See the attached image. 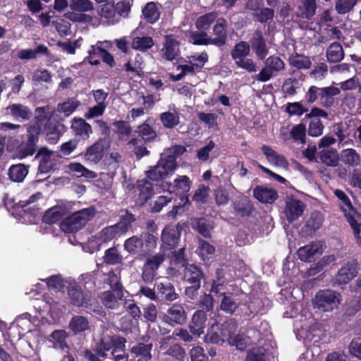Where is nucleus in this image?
<instances>
[{"instance_id":"603ef678","label":"nucleus","mask_w":361,"mask_h":361,"mask_svg":"<svg viewBox=\"0 0 361 361\" xmlns=\"http://www.w3.org/2000/svg\"><path fill=\"white\" fill-rule=\"evenodd\" d=\"M104 262L109 264H117L121 263L123 257L116 247H111L105 251L103 257Z\"/></svg>"},{"instance_id":"c03bdc74","label":"nucleus","mask_w":361,"mask_h":361,"mask_svg":"<svg viewBox=\"0 0 361 361\" xmlns=\"http://www.w3.org/2000/svg\"><path fill=\"white\" fill-rule=\"evenodd\" d=\"M64 211L60 207H54L48 209L43 216V221L52 224L59 221L63 216Z\"/></svg>"},{"instance_id":"a211bd4d","label":"nucleus","mask_w":361,"mask_h":361,"mask_svg":"<svg viewBox=\"0 0 361 361\" xmlns=\"http://www.w3.org/2000/svg\"><path fill=\"white\" fill-rule=\"evenodd\" d=\"M135 192L138 196V203L144 204L154 195L152 185L146 179L140 180L137 183Z\"/></svg>"},{"instance_id":"7ed1b4c3","label":"nucleus","mask_w":361,"mask_h":361,"mask_svg":"<svg viewBox=\"0 0 361 361\" xmlns=\"http://www.w3.org/2000/svg\"><path fill=\"white\" fill-rule=\"evenodd\" d=\"M96 214L94 207H88L74 212L66 217L61 224V229L66 233L76 231L86 225Z\"/></svg>"},{"instance_id":"338daca9","label":"nucleus","mask_w":361,"mask_h":361,"mask_svg":"<svg viewBox=\"0 0 361 361\" xmlns=\"http://www.w3.org/2000/svg\"><path fill=\"white\" fill-rule=\"evenodd\" d=\"M324 125L319 118H312L308 128V134L312 137H318L323 133Z\"/></svg>"},{"instance_id":"13d9d810","label":"nucleus","mask_w":361,"mask_h":361,"mask_svg":"<svg viewBox=\"0 0 361 361\" xmlns=\"http://www.w3.org/2000/svg\"><path fill=\"white\" fill-rule=\"evenodd\" d=\"M32 80L51 84L52 82V75L48 70L39 68L35 71L32 75Z\"/></svg>"},{"instance_id":"5701e85b","label":"nucleus","mask_w":361,"mask_h":361,"mask_svg":"<svg viewBox=\"0 0 361 361\" xmlns=\"http://www.w3.org/2000/svg\"><path fill=\"white\" fill-rule=\"evenodd\" d=\"M8 114L17 121H27L32 116L31 110L21 104H13L6 108Z\"/></svg>"},{"instance_id":"5fc2aeb1","label":"nucleus","mask_w":361,"mask_h":361,"mask_svg":"<svg viewBox=\"0 0 361 361\" xmlns=\"http://www.w3.org/2000/svg\"><path fill=\"white\" fill-rule=\"evenodd\" d=\"M152 344L139 343L131 348V353L136 357H141V358L151 359V350Z\"/></svg>"},{"instance_id":"58836bf2","label":"nucleus","mask_w":361,"mask_h":361,"mask_svg":"<svg viewBox=\"0 0 361 361\" xmlns=\"http://www.w3.org/2000/svg\"><path fill=\"white\" fill-rule=\"evenodd\" d=\"M69 328L75 334H80L89 329V321L83 316H74L69 323Z\"/></svg>"},{"instance_id":"2eb2a0df","label":"nucleus","mask_w":361,"mask_h":361,"mask_svg":"<svg viewBox=\"0 0 361 361\" xmlns=\"http://www.w3.org/2000/svg\"><path fill=\"white\" fill-rule=\"evenodd\" d=\"M99 298L106 308L116 310L120 306V300L123 298V290H106L102 293Z\"/></svg>"},{"instance_id":"c756f323","label":"nucleus","mask_w":361,"mask_h":361,"mask_svg":"<svg viewBox=\"0 0 361 361\" xmlns=\"http://www.w3.org/2000/svg\"><path fill=\"white\" fill-rule=\"evenodd\" d=\"M160 121L165 128L171 129L180 123V114L173 107V111L163 112L159 116Z\"/></svg>"},{"instance_id":"2f4dec72","label":"nucleus","mask_w":361,"mask_h":361,"mask_svg":"<svg viewBox=\"0 0 361 361\" xmlns=\"http://www.w3.org/2000/svg\"><path fill=\"white\" fill-rule=\"evenodd\" d=\"M317 8L316 0H301L298 9V16L310 19L315 14Z\"/></svg>"},{"instance_id":"f3484780","label":"nucleus","mask_w":361,"mask_h":361,"mask_svg":"<svg viewBox=\"0 0 361 361\" xmlns=\"http://www.w3.org/2000/svg\"><path fill=\"white\" fill-rule=\"evenodd\" d=\"M71 128L76 137L82 140L88 139L92 133V126L82 118H73Z\"/></svg>"},{"instance_id":"cd10ccee","label":"nucleus","mask_w":361,"mask_h":361,"mask_svg":"<svg viewBox=\"0 0 361 361\" xmlns=\"http://www.w3.org/2000/svg\"><path fill=\"white\" fill-rule=\"evenodd\" d=\"M321 104L324 107H331L335 103L334 97L340 94L341 89L334 86L321 88Z\"/></svg>"},{"instance_id":"f257e3e1","label":"nucleus","mask_w":361,"mask_h":361,"mask_svg":"<svg viewBox=\"0 0 361 361\" xmlns=\"http://www.w3.org/2000/svg\"><path fill=\"white\" fill-rule=\"evenodd\" d=\"M236 331L237 323L233 319L226 321L221 326L215 323L208 330L207 335L204 336V341L222 344L227 341L231 345L235 346L237 349L243 350L250 343L251 341L249 337L243 334H236Z\"/></svg>"},{"instance_id":"412c9836","label":"nucleus","mask_w":361,"mask_h":361,"mask_svg":"<svg viewBox=\"0 0 361 361\" xmlns=\"http://www.w3.org/2000/svg\"><path fill=\"white\" fill-rule=\"evenodd\" d=\"M54 152L46 147L41 148L36 158L39 159V171L41 173H48L54 166Z\"/></svg>"},{"instance_id":"ea45409f","label":"nucleus","mask_w":361,"mask_h":361,"mask_svg":"<svg viewBox=\"0 0 361 361\" xmlns=\"http://www.w3.org/2000/svg\"><path fill=\"white\" fill-rule=\"evenodd\" d=\"M124 248L129 253L136 254L140 252H145L144 242L141 238L133 236L127 239L124 243Z\"/></svg>"},{"instance_id":"8fccbe9b","label":"nucleus","mask_w":361,"mask_h":361,"mask_svg":"<svg viewBox=\"0 0 361 361\" xmlns=\"http://www.w3.org/2000/svg\"><path fill=\"white\" fill-rule=\"evenodd\" d=\"M145 18L150 23H155L159 18V12L154 2L148 3L142 10Z\"/></svg>"},{"instance_id":"c85d7f7f","label":"nucleus","mask_w":361,"mask_h":361,"mask_svg":"<svg viewBox=\"0 0 361 361\" xmlns=\"http://www.w3.org/2000/svg\"><path fill=\"white\" fill-rule=\"evenodd\" d=\"M68 295L72 303L75 306H85L88 307L90 305V300L87 296H85L80 287L76 285L73 286L68 290Z\"/></svg>"},{"instance_id":"69168bd1","label":"nucleus","mask_w":361,"mask_h":361,"mask_svg":"<svg viewBox=\"0 0 361 361\" xmlns=\"http://www.w3.org/2000/svg\"><path fill=\"white\" fill-rule=\"evenodd\" d=\"M357 1L358 0H336L335 6L336 10L340 14H345L353 9Z\"/></svg>"},{"instance_id":"f704fd0d","label":"nucleus","mask_w":361,"mask_h":361,"mask_svg":"<svg viewBox=\"0 0 361 361\" xmlns=\"http://www.w3.org/2000/svg\"><path fill=\"white\" fill-rule=\"evenodd\" d=\"M339 157L338 152L334 148H324L319 153L320 160L328 166H336Z\"/></svg>"},{"instance_id":"bb28decb","label":"nucleus","mask_w":361,"mask_h":361,"mask_svg":"<svg viewBox=\"0 0 361 361\" xmlns=\"http://www.w3.org/2000/svg\"><path fill=\"white\" fill-rule=\"evenodd\" d=\"M99 13L104 23L109 25L115 24L119 20L114 6L110 4L102 5Z\"/></svg>"},{"instance_id":"de8ad7c7","label":"nucleus","mask_w":361,"mask_h":361,"mask_svg":"<svg viewBox=\"0 0 361 361\" xmlns=\"http://www.w3.org/2000/svg\"><path fill=\"white\" fill-rule=\"evenodd\" d=\"M238 307V303L231 294L224 293V297L220 304V309L228 313L233 314Z\"/></svg>"},{"instance_id":"f03ea898","label":"nucleus","mask_w":361,"mask_h":361,"mask_svg":"<svg viewBox=\"0 0 361 361\" xmlns=\"http://www.w3.org/2000/svg\"><path fill=\"white\" fill-rule=\"evenodd\" d=\"M342 300L340 293L330 289L318 291L312 299L313 307L322 312L337 309Z\"/></svg>"},{"instance_id":"774afa93","label":"nucleus","mask_w":361,"mask_h":361,"mask_svg":"<svg viewBox=\"0 0 361 361\" xmlns=\"http://www.w3.org/2000/svg\"><path fill=\"white\" fill-rule=\"evenodd\" d=\"M348 221L353 229V233L357 245L361 246V224L352 216H347Z\"/></svg>"},{"instance_id":"4c0bfd02","label":"nucleus","mask_w":361,"mask_h":361,"mask_svg":"<svg viewBox=\"0 0 361 361\" xmlns=\"http://www.w3.org/2000/svg\"><path fill=\"white\" fill-rule=\"evenodd\" d=\"M80 105V102L75 98H68L57 105L56 111L65 116L71 115Z\"/></svg>"},{"instance_id":"6ab92c4d","label":"nucleus","mask_w":361,"mask_h":361,"mask_svg":"<svg viewBox=\"0 0 361 361\" xmlns=\"http://www.w3.org/2000/svg\"><path fill=\"white\" fill-rule=\"evenodd\" d=\"M250 44L253 51L260 59H264L268 54L266 40L261 32L257 30L253 33L250 39Z\"/></svg>"},{"instance_id":"49530a36","label":"nucleus","mask_w":361,"mask_h":361,"mask_svg":"<svg viewBox=\"0 0 361 361\" xmlns=\"http://www.w3.org/2000/svg\"><path fill=\"white\" fill-rule=\"evenodd\" d=\"M149 120H147L145 123L137 127V133L139 136L145 141L153 140L157 137L156 131L149 123Z\"/></svg>"},{"instance_id":"e2e57ef3","label":"nucleus","mask_w":361,"mask_h":361,"mask_svg":"<svg viewBox=\"0 0 361 361\" xmlns=\"http://www.w3.org/2000/svg\"><path fill=\"white\" fill-rule=\"evenodd\" d=\"M266 66L274 73L279 72L285 68V63L282 59L276 56H271L266 61Z\"/></svg>"},{"instance_id":"a878e982","label":"nucleus","mask_w":361,"mask_h":361,"mask_svg":"<svg viewBox=\"0 0 361 361\" xmlns=\"http://www.w3.org/2000/svg\"><path fill=\"white\" fill-rule=\"evenodd\" d=\"M322 250V244L316 242L300 247L298 250V255L301 260L310 261L315 255L321 254Z\"/></svg>"},{"instance_id":"ddd939ff","label":"nucleus","mask_w":361,"mask_h":361,"mask_svg":"<svg viewBox=\"0 0 361 361\" xmlns=\"http://www.w3.org/2000/svg\"><path fill=\"white\" fill-rule=\"evenodd\" d=\"M180 235V227L178 225L166 226L161 233V241L164 245L172 248L177 245Z\"/></svg>"},{"instance_id":"b1692460","label":"nucleus","mask_w":361,"mask_h":361,"mask_svg":"<svg viewBox=\"0 0 361 361\" xmlns=\"http://www.w3.org/2000/svg\"><path fill=\"white\" fill-rule=\"evenodd\" d=\"M155 286L159 293L163 295L167 301H174L178 297V294L175 292L173 286L166 279L157 281Z\"/></svg>"},{"instance_id":"4d7b16f0","label":"nucleus","mask_w":361,"mask_h":361,"mask_svg":"<svg viewBox=\"0 0 361 361\" xmlns=\"http://www.w3.org/2000/svg\"><path fill=\"white\" fill-rule=\"evenodd\" d=\"M266 350L262 347H256L247 352L245 361H266Z\"/></svg>"},{"instance_id":"4468645a","label":"nucleus","mask_w":361,"mask_h":361,"mask_svg":"<svg viewBox=\"0 0 361 361\" xmlns=\"http://www.w3.org/2000/svg\"><path fill=\"white\" fill-rule=\"evenodd\" d=\"M261 149L270 164L285 170L288 169L289 163L283 154L278 153L267 145H263Z\"/></svg>"},{"instance_id":"bf43d9fd","label":"nucleus","mask_w":361,"mask_h":361,"mask_svg":"<svg viewBox=\"0 0 361 361\" xmlns=\"http://www.w3.org/2000/svg\"><path fill=\"white\" fill-rule=\"evenodd\" d=\"M164 355L171 356L178 361H183L185 357L184 349L178 344H173L164 353Z\"/></svg>"},{"instance_id":"9b49d317","label":"nucleus","mask_w":361,"mask_h":361,"mask_svg":"<svg viewBox=\"0 0 361 361\" xmlns=\"http://www.w3.org/2000/svg\"><path fill=\"white\" fill-rule=\"evenodd\" d=\"M162 188L164 191L171 193L184 194L188 192L191 186V181L187 176H178L173 183H163Z\"/></svg>"},{"instance_id":"37998d69","label":"nucleus","mask_w":361,"mask_h":361,"mask_svg":"<svg viewBox=\"0 0 361 361\" xmlns=\"http://www.w3.org/2000/svg\"><path fill=\"white\" fill-rule=\"evenodd\" d=\"M235 212L241 216H250L252 212V205L245 197H243L233 204Z\"/></svg>"},{"instance_id":"393cba45","label":"nucleus","mask_w":361,"mask_h":361,"mask_svg":"<svg viewBox=\"0 0 361 361\" xmlns=\"http://www.w3.org/2000/svg\"><path fill=\"white\" fill-rule=\"evenodd\" d=\"M253 195L262 203H272L277 198V192L274 189L261 185L253 190Z\"/></svg>"},{"instance_id":"20e7f679","label":"nucleus","mask_w":361,"mask_h":361,"mask_svg":"<svg viewBox=\"0 0 361 361\" xmlns=\"http://www.w3.org/2000/svg\"><path fill=\"white\" fill-rule=\"evenodd\" d=\"M177 168L174 156H166L160 159L157 164L147 172L151 180L159 182L171 176Z\"/></svg>"},{"instance_id":"0eeeda50","label":"nucleus","mask_w":361,"mask_h":361,"mask_svg":"<svg viewBox=\"0 0 361 361\" xmlns=\"http://www.w3.org/2000/svg\"><path fill=\"white\" fill-rule=\"evenodd\" d=\"M164 260L165 255L162 253H157L146 259L142 273V279L146 283H150L153 281L156 276V271Z\"/></svg>"},{"instance_id":"3c124183","label":"nucleus","mask_w":361,"mask_h":361,"mask_svg":"<svg viewBox=\"0 0 361 361\" xmlns=\"http://www.w3.org/2000/svg\"><path fill=\"white\" fill-rule=\"evenodd\" d=\"M250 51V47L246 42L238 43L231 51V56L234 61L246 57Z\"/></svg>"},{"instance_id":"423d86ee","label":"nucleus","mask_w":361,"mask_h":361,"mask_svg":"<svg viewBox=\"0 0 361 361\" xmlns=\"http://www.w3.org/2000/svg\"><path fill=\"white\" fill-rule=\"evenodd\" d=\"M126 339L116 335L104 334L98 347V355L103 358L106 357V351L112 349L111 355H114L125 349Z\"/></svg>"},{"instance_id":"1a4fd4ad","label":"nucleus","mask_w":361,"mask_h":361,"mask_svg":"<svg viewBox=\"0 0 361 361\" xmlns=\"http://www.w3.org/2000/svg\"><path fill=\"white\" fill-rule=\"evenodd\" d=\"M305 209V204L300 200L290 196L286 199L284 214L288 221H293L298 219Z\"/></svg>"},{"instance_id":"a18cd8bd","label":"nucleus","mask_w":361,"mask_h":361,"mask_svg":"<svg viewBox=\"0 0 361 361\" xmlns=\"http://www.w3.org/2000/svg\"><path fill=\"white\" fill-rule=\"evenodd\" d=\"M132 48L140 51H145L154 45L152 37L147 36L135 37L132 42Z\"/></svg>"},{"instance_id":"79ce46f5","label":"nucleus","mask_w":361,"mask_h":361,"mask_svg":"<svg viewBox=\"0 0 361 361\" xmlns=\"http://www.w3.org/2000/svg\"><path fill=\"white\" fill-rule=\"evenodd\" d=\"M288 61L290 66L297 69H308L312 66V62L309 57L298 54L291 55L289 57Z\"/></svg>"},{"instance_id":"680f3d73","label":"nucleus","mask_w":361,"mask_h":361,"mask_svg":"<svg viewBox=\"0 0 361 361\" xmlns=\"http://www.w3.org/2000/svg\"><path fill=\"white\" fill-rule=\"evenodd\" d=\"M305 132L306 128L305 125L299 124L295 126L290 130V133L291 137L295 141L302 145L305 143Z\"/></svg>"},{"instance_id":"6e6d98bb","label":"nucleus","mask_w":361,"mask_h":361,"mask_svg":"<svg viewBox=\"0 0 361 361\" xmlns=\"http://www.w3.org/2000/svg\"><path fill=\"white\" fill-rule=\"evenodd\" d=\"M70 8L78 12H87L94 8L90 0H71Z\"/></svg>"},{"instance_id":"c9c22d12","label":"nucleus","mask_w":361,"mask_h":361,"mask_svg":"<svg viewBox=\"0 0 361 361\" xmlns=\"http://www.w3.org/2000/svg\"><path fill=\"white\" fill-rule=\"evenodd\" d=\"M68 333L64 330H55L50 336L49 341L53 344L54 348L64 350L68 348L66 339Z\"/></svg>"},{"instance_id":"4be33fe9","label":"nucleus","mask_w":361,"mask_h":361,"mask_svg":"<svg viewBox=\"0 0 361 361\" xmlns=\"http://www.w3.org/2000/svg\"><path fill=\"white\" fill-rule=\"evenodd\" d=\"M226 21L224 18L216 19V24L213 27V32L216 37L212 38V44L222 46L226 43Z\"/></svg>"},{"instance_id":"7c9ffc66","label":"nucleus","mask_w":361,"mask_h":361,"mask_svg":"<svg viewBox=\"0 0 361 361\" xmlns=\"http://www.w3.org/2000/svg\"><path fill=\"white\" fill-rule=\"evenodd\" d=\"M339 159L348 166H357L361 162L360 155L352 148L343 149L341 152Z\"/></svg>"},{"instance_id":"dca6fc26","label":"nucleus","mask_w":361,"mask_h":361,"mask_svg":"<svg viewBox=\"0 0 361 361\" xmlns=\"http://www.w3.org/2000/svg\"><path fill=\"white\" fill-rule=\"evenodd\" d=\"M207 319L206 312L203 310H197L194 313L189 324V329L192 334L200 336L204 333Z\"/></svg>"},{"instance_id":"473e14b6","label":"nucleus","mask_w":361,"mask_h":361,"mask_svg":"<svg viewBox=\"0 0 361 361\" xmlns=\"http://www.w3.org/2000/svg\"><path fill=\"white\" fill-rule=\"evenodd\" d=\"M202 277V271L196 266L190 264L185 267L184 279L190 284L195 285V287H200Z\"/></svg>"},{"instance_id":"9d476101","label":"nucleus","mask_w":361,"mask_h":361,"mask_svg":"<svg viewBox=\"0 0 361 361\" xmlns=\"http://www.w3.org/2000/svg\"><path fill=\"white\" fill-rule=\"evenodd\" d=\"M187 320L186 312L183 307L179 304H173L167 310V314L164 317V321L172 326L182 325Z\"/></svg>"},{"instance_id":"6e6552de","label":"nucleus","mask_w":361,"mask_h":361,"mask_svg":"<svg viewBox=\"0 0 361 361\" xmlns=\"http://www.w3.org/2000/svg\"><path fill=\"white\" fill-rule=\"evenodd\" d=\"M106 146V141L99 140L89 147L84 155L85 162L91 166L97 165L104 157Z\"/></svg>"},{"instance_id":"e433bc0d","label":"nucleus","mask_w":361,"mask_h":361,"mask_svg":"<svg viewBox=\"0 0 361 361\" xmlns=\"http://www.w3.org/2000/svg\"><path fill=\"white\" fill-rule=\"evenodd\" d=\"M326 58L330 63H336L344 57V51L341 44L332 43L326 49Z\"/></svg>"},{"instance_id":"f8f14e48","label":"nucleus","mask_w":361,"mask_h":361,"mask_svg":"<svg viewBox=\"0 0 361 361\" xmlns=\"http://www.w3.org/2000/svg\"><path fill=\"white\" fill-rule=\"evenodd\" d=\"M357 273V263L352 261L345 264L338 271L335 277V282L342 285L348 283Z\"/></svg>"},{"instance_id":"72a5a7b5","label":"nucleus","mask_w":361,"mask_h":361,"mask_svg":"<svg viewBox=\"0 0 361 361\" xmlns=\"http://www.w3.org/2000/svg\"><path fill=\"white\" fill-rule=\"evenodd\" d=\"M28 173V168L25 164L12 165L8 170L9 178L16 183H22Z\"/></svg>"},{"instance_id":"39448f33","label":"nucleus","mask_w":361,"mask_h":361,"mask_svg":"<svg viewBox=\"0 0 361 361\" xmlns=\"http://www.w3.org/2000/svg\"><path fill=\"white\" fill-rule=\"evenodd\" d=\"M177 168L174 156H166L160 159L157 164L147 172L151 180L159 182L171 176Z\"/></svg>"},{"instance_id":"aec40b11","label":"nucleus","mask_w":361,"mask_h":361,"mask_svg":"<svg viewBox=\"0 0 361 361\" xmlns=\"http://www.w3.org/2000/svg\"><path fill=\"white\" fill-rule=\"evenodd\" d=\"M161 52L162 57L167 61H173L176 59L180 52L178 42L172 37H166L164 47L161 49Z\"/></svg>"},{"instance_id":"052dcab7","label":"nucleus","mask_w":361,"mask_h":361,"mask_svg":"<svg viewBox=\"0 0 361 361\" xmlns=\"http://www.w3.org/2000/svg\"><path fill=\"white\" fill-rule=\"evenodd\" d=\"M190 42L197 45L212 44V38L206 32H192L190 33Z\"/></svg>"},{"instance_id":"09e8293b","label":"nucleus","mask_w":361,"mask_h":361,"mask_svg":"<svg viewBox=\"0 0 361 361\" xmlns=\"http://www.w3.org/2000/svg\"><path fill=\"white\" fill-rule=\"evenodd\" d=\"M97 234L99 235V238H101L106 243L114 238L120 236L123 233L121 231H119L117 225L114 224L113 226L104 228Z\"/></svg>"},{"instance_id":"864d4df0","label":"nucleus","mask_w":361,"mask_h":361,"mask_svg":"<svg viewBox=\"0 0 361 361\" xmlns=\"http://www.w3.org/2000/svg\"><path fill=\"white\" fill-rule=\"evenodd\" d=\"M217 16L215 13H209L200 16L196 21V27L198 30H208L216 20Z\"/></svg>"},{"instance_id":"0e129e2a","label":"nucleus","mask_w":361,"mask_h":361,"mask_svg":"<svg viewBox=\"0 0 361 361\" xmlns=\"http://www.w3.org/2000/svg\"><path fill=\"white\" fill-rule=\"evenodd\" d=\"M40 131V126L37 122L27 125V140L28 142L37 143Z\"/></svg>"},{"instance_id":"a19ab883","label":"nucleus","mask_w":361,"mask_h":361,"mask_svg":"<svg viewBox=\"0 0 361 361\" xmlns=\"http://www.w3.org/2000/svg\"><path fill=\"white\" fill-rule=\"evenodd\" d=\"M69 170L74 173L78 177H84L86 178L93 179L97 177V173L89 170L80 163H72L68 165Z\"/></svg>"}]
</instances>
